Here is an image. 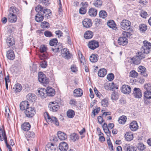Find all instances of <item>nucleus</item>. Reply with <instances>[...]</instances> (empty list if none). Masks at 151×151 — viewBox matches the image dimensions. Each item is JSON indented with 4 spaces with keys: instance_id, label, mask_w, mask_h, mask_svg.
Segmentation results:
<instances>
[{
    "instance_id": "61",
    "label": "nucleus",
    "mask_w": 151,
    "mask_h": 151,
    "mask_svg": "<svg viewBox=\"0 0 151 151\" xmlns=\"http://www.w3.org/2000/svg\"><path fill=\"white\" fill-rule=\"evenodd\" d=\"M107 144L109 146V148H111V150H113V146L111 143V142L110 140V138H109L108 139H107Z\"/></svg>"
},
{
    "instance_id": "27",
    "label": "nucleus",
    "mask_w": 151,
    "mask_h": 151,
    "mask_svg": "<svg viewBox=\"0 0 151 151\" xmlns=\"http://www.w3.org/2000/svg\"><path fill=\"white\" fill-rule=\"evenodd\" d=\"M146 70L145 67L142 65H140L138 68V71L145 77L147 76V74L146 73Z\"/></svg>"
},
{
    "instance_id": "60",
    "label": "nucleus",
    "mask_w": 151,
    "mask_h": 151,
    "mask_svg": "<svg viewBox=\"0 0 151 151\" xmlns=\"http://www.w3.org/2000/svg\"><path fill=\"white\" fill-rule=\"evenodd\" d=\"M40 50L41 52H44L46 51L47 47L44 45H41L40 47Z\"/></svg>"
},
{
    "instance_id": "30",
    "label": "nucleus",
    "mask_w": 151,
    "mask_h": 151,
    "mask_svg": "<svg viewBox=\"0 0 151 151\" xmlns=\"http://www.w3.org/2000/svg\"><path fill=\"white\" fill-rule=\"evenodd\" d=\"M74 96L76 97L81 96L83 94V91L81 88L75 89L73 91Z\"/></svg>"
},
{
    "instance_id": "11",
    "label": "nucleus",
    "mask_w": 151,
    "mask_h": 151,
    "mask_svg": "<svg viewBox=\"0 0 151 151\" xmlns=\"http://www.w3.org/2000/svg\"><path fill=\"white\" fill-rule=\"evenodd\" d=\"M41 6L40 8H42L41 10V12H42V15H44V17L47 18V19L49 18L51 15V12L50 10L47 9H43V7L41 5Z\"/></svg>"
},
{
    "instance_id": "2",
    "label": "nucleus",
    "mask_w": 151,
    "mask_h": 151,
    "mask_svg": "<svg viewBox=\"0 0 151 151\" xmlns=\"http://www.w3.org/2000/svg\"><path fill=\"white\" fill-rule=\"evenodd\" d=\"M44 117L48 124L54 123L57 126L59 125V123L57 118L55 117H50L48 113L45 112L44 113Z\"/></svg>"
},
{
    "instance_id": "4",
    "label": "nucleus",
    "mask_w": 151,
    "mask_h": 151,
    "mask_svg": "<svg viewBox=\"0 0 151 151\" xmlns=\"http://www.w3.org/2000/svg\"><path fill=\"white\" fill-rule=\"evenodd\" d=\"M41 7L40 5H38L35 9L36 11L37 12V15L35 16V20L37 22H41L44 18V15L41 12V10H42V8H40Z\"/></svg>"
},
{
    "instance_id": "38",
    "label": "nucleus",
    "mask_w": 151,
    "mask_h": 151,
    "mask_svg": "<svg viewBox=\"0 0 151 151\" xmlns=\"http://www.w3.org/2000/svg\"><path fill=\"white\" fill-rule=\"evenodd\" d=\"M13 89H14V91L15 92H20L22 89V86L20 84L17 83L13 88Z\"/></svg>"
},
{
    "instance_id": "6",
    "label": "nucleus",
    "mask_w": 151,
    "mask_h": 151,
    "mask_svg": "<svg viewBox=\"0 0 151 151\" xmlns=\"http://www.w3.org/2000/svg\"><path fill=\"white\" fill-rule=\"evenodd\" d=\"M48 108L50 111L56 112L59 109L60 106L58 103L55 101L51 102L49 104Z\"/></svg>"
},
{
    "instance_id": "54",
    "label": "nucleus",
    "mask_w": 151,
    "mask_h": 151,
    "mask_svg": "<svg viewBox=\"0 0 151 151\" xmlns=\"http://www.w3.org/2000/svg\"><path fill=\"white\" fill-rule=\"evenodd\" d=\"M49 23L48 22L46 21H44L41 23V26L42 28H45L48 27L49 26Z\"/></svg>"
},
{
    "instance_id": "64",
    "label": "nucleus",
    "mask_w": 151,
    "mask_h": 151,
    "mask_svg": "<svg viewBox=\"0 0 151 151\" xmlns=\"http://www.w3.org/2000/svg\"><path fill=\"white\" fill-rule=\"evenodd\" d=\"M122 35H123L124 37H130L131 35V34L129 32L124 31L123 32Z\"/></svg>"
},
{
    "instance_id": "57",
    "label": "nucleus",
    "mask_w": 151,
    "mask_h": 151,
    "mask_svg": "<svg viewBox=\"0 0 151 151\" xmlns=\"http://www.w3.org/2000/svg\"><path fill=\"white\" fill-rule=\"evenodd\" d=\"M137 147L138 149L140 150H143L145 148V146L142 143L139 144Z\"/></svg>"
},
{
    "instance_id": "39",
    "label": "nucleus",
    "mask_w": 151,
    "mask_h": 151,
    "mask_svg": "<svg viewBox=\"0 0 151 151\" xmlns=\"http://www.w3.org/2000/svg\"><path fill=\"white\" fill-rule=\"evenodd\" d=\"M135 148L133 146L126 145L124 146V150L126 151H135Z\"/></svg>"
},
{
    "instance_id": "19",
    "label": "nucleus",
    "mask_w": 151,
    "mask_h": 151,
    "mask_svg": "<svg viewBox=\"0 0 151 151\" xmlns=\"http://www.w3.org/2000/svg\"><path fill=\"white\" fill-rule=\"evenodd\" d=\"M59 149L61 151H66L68 149V146L66 142H62L59 145Z\"/></svg>"
},
{
    "instance_id": "9",
    "label": "nucleus",
    "mask_w": 151,
    "mask_h": 151,
    "mask_svg": "<svg viewBox=\"0 0 151 151\" xmlns=\"http://www.w3.org/2000/svg\"><path fill=\"white\" fill-rule=\"evenodd\" d=\"M88 46L90 49L94 50L99 46V42L95 40H91L88 42Z\"/></svg>"
},
{
    "instance_id": "36",
    "label": "nucleus",
    "mask_w": 151,
    "mask_h": 151,
    "mask_svg": "<svg viewBox=\"0 0 151 151\" xmlns=\"http://www.w3.org/2000/svg\"><path fill=\"white\" fill-rule=\"evenodd\" d=\"M108 26L110 28L115 29L116 27V24L113 20H109L107 23Z\"/></svg>"
},
{
    "instance_id": "47",
    "label": "nucleus",
    "mask_w": 151,
    "mask_h": 151,
    "mask_svg": "<svg viewBox=\"0 0 151 151\" xmlns=\"http://www.w3.org/2000/svg\"><path fill=\"white\" fill-rule=\"evenodd\" d=\"M139 30L142 32H145L147 29V26L145 24H140L139 27Z\"/></svg>"
},
{
    "instance_id": "24",
    "label": "nucleus",
    "mask_w": 151,
    "mask_h": 151,
    "mask_svg": "<svg viewBox=\"0 0 151 151\" xmlns=\"http://www.w3.org/2000/svg\"><path fill=\"white\" fill-rule=\"evenodd\" d=\"M62 56L66 59H69L71 58L70 54L68 50L66 48H64L63 49L62 51Z\"/></svg>"
},
{
    "instance_id": "3",
    "label": "nucleus",
    "mask_w": 151,
    "mask_h": 151,
    "mask_svg": "<svg viewBox=\"0 0 151 151\" xmlns=\"http://www.w3.org/2000/svg\"><path fill=\"white\" fill-rule=\"evenodd\" d=\"M145 58L138 52L136 54V55L130 59V62L135 65H139L141 63L142 60Z\"/></svg>"
},
{
    "instance_id": "41",
    "label": "nucleus",
    "mask_w": 151,
    "mask_h": 151,
    "mask_svg": "<svg viewBox=\"0 0 151 151\" xmlns=\"http://www.w3.org/2000/svg\"><path fill=\"white\" fill-rule=\"evenodd\" d=\"M127 118L125 116H121L119 119L118 121L119 124H124L126 121Z\"/></svg>"
},
{
    "instance_id": "7",
    "label": "nucleus",
    "mask_w": 151,
    "mask_h": 151,
    "mask_svg": "<svg viewBox=\"0 0 151 151\" xmlns=\"http://www.w3.org/2000/svg\"><path fill=\"white\" fill-rule=\"evenodd\" d=\"M121 26L124 30H128L131 27V22L127 19H124L121 23Z\"/></svg>"
},
{
    "instance_id": "49",
    "label": "nucleus",
    "mask_w": 151,
    "mask_h": 151,
    "mask_svg": "<svg viewBox=\"0 0 151 151\" xmlns=\"http://www.w3.org/2000/svg\"><path fill=\"white\" fill-rule=\"evenodd\" d=\"M35 136V133L33 132H29L27 134V140L29 141V139L34 138Z\"/></svg>"
},
{
    "instance_id": "55",
    "label": "nucleus",
    "mask_w": 151,
    "mask_h": 151,
    "mask_svg": "<svg viewBox=\"0 0 151 151\" xmlns=\"http://www.w3.org/2000/svg\"><path fill=\"white\" fill-rule=\"evenodd\" d=\"M114 75L111 73L108 74L107 76V78L109 81H111L113 80L114 79Z\"/></svg>"
},
{
    "instance_id": "20",
    "label": "nucleus",
    "mask_w": 151,
    "mask_h": 151,
    "mask_svg": "<svg viewBox=\"0 0 151 151\" xmlns=\"http://www.w3.org/2000/svg\"><path fill=\"white\" fill-rule=\"evenodd\" d=\"M37 93L42 99H44L47 96L46 91L45 88H40L38 91Z\"/></svg>"
},
{
    "instance_id": "50",
    "label": "nucleus",
    "mask_w": 151,
    "mask_h": 151,
    "mask_svg": "<svg viewBox=\"0 0 151 151\" xmlns=\"http://www.w3.org/2000/svg\"><path fill=\"white\" fill-rule=\"evenodd\" d=\"M86 12V8L85 7H81L79 10V13L82 14H85Z\"/></svg>"
},
{
    "instance_id": "29",
    "label": "nucleus",
    "mask_w": 151,
    "mask_h": 151,
    "mask_svg": "<svg viewBox=\"0 0 151 151\" xmlns=\"http://www.w3.org/2000/svg\"><path fill=\"white\" fill-rule=\"evenodd\" d=\"M9 12L10 14H12L17 15L18 14L19 10L16 7L12 6L10 7Z\"/></svg>"
},
{
    "instance_id": "15",
    "label": "nucleus",
    "mask_w": 151,
    "mask_h": 151,
    "mask_svg": "<svg viewBox=\"0 0 151 151\" xmlns=\"http://www.w3.org/2000/svg\"><path fill=\"white\" fill-rule=\"evenodd\" d=\"M97 10L93 7L90 8L88 12V15L91 17H95L97 14Z\"/></svg>"
},
{
    "instance_id": "58",
    "label": "nucleus",
    "mask_w": 151,
    "mask_h": 151,
    "mask_svg": "<svg viewBox=\"0 0 151 151\" xmlns=\"http://www.w3.org/2000/svg\"><path fill=\"white\" fill-rule=\"evenodd\" d=\"M69 104L73 106H77V102L75 99H72L70 100Z\"/></svg>"
},
{
    "instance_id": "12",
    "label": "nucleus",
    "mask_w": 151,
    "mask_h": 151,
    "mask_svg": "<svg viewBox=\"0 0 151 151\" xmlns=\"http://www.w3.org/2000/svg\"><path fill=\"white\" fill-rule=\"evenodd\" d=\"M133 94L136 98H140L142 96V94L141 90L138 88H134L133 91Z\"/></svg>"
},
{
    "instance_id": "40",
    "label": "nucleus",
    "mask_w": 151,
    "mask_h": 151,
    "mask_svg": "<svg viewBox=\"0 0 151 151\" xmlns=\"http://www.w3.org/2000/svg\"><path fill=\"white\" fill-rule=\"evenodd\" d=\"M99 15V17L104 19L107 17V13L105 11L101 10L100 11Z\"/></svg>"
},
{
    "instance_id": "34",
    "label": "nucleus",
    "mask_w": 151,
    "mask_h": 151,
    "mask_svg": "<svg viewBox=\"0 0 151 151\" xmlns=\"http://www.w3.org/2000/svg\"><path fill=\"white\" fill-rule=\"evenodd\" d=\"M107 71L106 69L102 68L100 69L98 72V75L101 77H104L106 74Z\"/></svg>"
},
{
    "instance_id": "17",
    "label": "nucleus",
    "mask_w": 151,
    "mask_h": 151,
    "mask_svg": "<svg viewBox=\"0 0 151 151\" xmlns=\"http://www.w3.org/2000/svg\"><path fill=\"white\" fill-rule=\"evenodd\" d=\"M118 42L120 45L124 46L128 43L127 39L126 37L124 36L120 37L118 40Z\"/></svg>"
},
{
    "instance_id": "8",
    "label": "nucleus",
    "mask_w": 151,
    "mask_h": 151,
    "mask_svg": "<svg viewBox=\"0 0 151 151\" xmlns=\"http://www.w3.org/2000/svg\"><path fill=\"white\" fill-rule=\"evenodd\" d=\"M26 116L28 118L32 117L35 114V110L33 107L30 106L24 111Z\"/></svg>"
},
{
    "instance_id": "22",
    "label": "nucleus",
    "mask_w": 151,
    "mask_h": 151,
    "mask_svg": "<svg viewBox=\"0 0 151 151\" xmlns=\"http://www.w3.org/2000/svg\"><path fill=\"white\" fill-rule=\"evenodd\" d=\"M46 90V91L47 96H52L55 94V90L51 87H47Z\"/></svg>"
},
{
    "instance_id": "23",
    "label": "nucleus",
    "mask_w": 151,
    "mask_h": 151,
    "mask_svg": "<svg viewBox=\"0 0 151 151\" xmlns=\"http://www.w3.org/2000/svg\"><path fill=\"white\" fill-rule=\"evenodd\" d=\"M129 128L132 131H135L138 128V126L137 122L136 121H133L130 123L129 125Z\"/></svg>"
},
{
    "instance_id": "37",
    "label": "nucleus",
    "mask_w": 151,
    "mask_h": 151,
    "mask_svg": "<svg viewBox=\"0 0 151 151\" xmlns=\"http://www.w3.org/2000/svg\"><path fill=\"white\" fill-rule=\"evenodd\" d=\"M98 55L97 54H93L90 58V60L93 63L96 62L98 60Z\"/></svg>"
},
{
    "instance_id": "5",
    "label": "nucleus",
    "mask_w": 151,
    "mask_h": 151,
    "mask_svg": "<svg viewBox=\"0 0 151 151\" xmlns=\"http://www.w3.org/2000/svg\"><path fill=\"white\" fill-rule=\"evenodd\" d=\"M38 80L39 81L42 83L44 86L48 84L49 81V79L46 77V75L42 72L39 73Z\"/></svg>"
},
{
    "instance_id": "45",
    "label": "nucleus",
    "mask_w": 151,
    "mask_h": 151,
    "mask_svg": "<svg viewBox=\"0 0 151 151\" xmlns=\"http://www.w3.org/2000/svg\"><path fill=\"white\" fill-rule=\"evenodd\" d=\"M70 138L71 140L75 142L78 139V137L77 134L74 133L70 135Z\"/></svg>"
},
{
    "instance_id": "44",
    "label": "nucleus",
    "mask_w": 151,
    "mask_h": 151,
    "mask_svg": "<svg viewBox=\"0 0 151 151\" xmlns=\"http://www.w3.org/2000/svg\"><path fill=\"white\" fill-rule=\"evenodd\" d=\"M58 41L56 38L50 40L49 42V44L51 46H55L57 45Z\"/></svg>"
},
{
    "instance_id": "28",
    "label": "nucleus",
    "mask_w": 151,
    "mask_h": 151,
    "mask_svg": "<svg viewBox=\"0 0 151 151\" xmlns=\"http://www.w3.org/2000/svg\"><path fill=\"white\" fill-rule=\"evenodd\" d=\"M57 134L58 138L60 140H65L67 138L66 134L63 132L59 131L58 132Z\"/></svg>"
},
{
    "instance_id": "42",
    "label": "nucleus",
    "mask_w": 151,
    "mask_h": 151,
    "mask_svg": "<svg viewBox=\"0 0 151 151\" xmlns=\"http://www.w3.org/2000/svg\"><path fill=\"white\" fill-rule=\"evenodd\" d=\"M67 114L68 118H72L75 115V112L72 110H69L67 111Z\"/></svg>"
},
{
    "instance_id": "51",
    "label": "nucleus",
    "mask_w": 151,
    "mask_h": 151,
    "mask_svg": "<svg viewBox=\"0 0 151 151\" xmlns=\"http://www.w3.org/2000/svg\"><path fill=\"white\" fill-rule=\"evenodd\" d=\"M95 25L98 27L102 24V20L101 19L96 18L94 21Z\"/></svg>"
},
{
    "instance_id": "53",
    "label": "nucleus",
    "mask_w": 151,
    "mask_h": 151,
    "mask_svg": "<svg viewBox=\"0 0 151 151\" xmlns=\"http://www.w3.org/2000/svg\"><path fill=\"white\" fill-rule=\"evenodd\" d=\"M144 87L146 91H150L151 90V84L150 83L146 84L144 85Z\"/></svg>"
},
{
    "instance_id": "63",
    "label": "nucleus",
    "mask_w": 151,
    "mask_h": 151,
    "mask_svg": "<svg viewBox=\"0 0 151 151\" xmlns=\"http://www.w3.org/2000/svg\"><path fill=\"white\" fill-rule=\"evenodd\" d=\"M44 34L45 35L46 37H50L52 36V33L48 31H45Z\"/></svg>"
},
{
    "instance_id": "21",
    "label": "nucleus",
    "mask_w": 151,
    "mask_h": 151,
    "mask_svg": "<svg viewBox=\"0 0 151 151\" xmlns=\"http://www.w3.org/2000/svg\"><path fill=\"white\" fill-rule=\"evenodd\" d=\"M8 21L11 23L15 22L17 19V15L9 13L8 15Z\"/></svg>"
},
{
    "instance_id": "35",
    "label": "nucleus",
    "mask_w": 151,
    "mask_h": 151,
    "mask_svg": "<svg viewBox=\"0 0 151 151\" xmlns=\"http://www.w3.org/2000/svg\"><path fill=\"white\" fill-rule=\"evenodd\" d=\"M93 35V33L90 31H86L84 34V37L85 38L87 39H91Z\"/></svg>"
},
{
    "instance_id": "43",
    "label": "nucleus",
    "mask_w": 151,
    "mask_h": 151,
    "mask_svg": "<svg viewBox=\"0 0 151 151\" xmlns=\"http://www.w3.org/2000/svg\"><path fill=\"white\" fill-rule=\"evenodd\" d=\"M138 76V73L134 70H131L129 73V77L136 78Z\"/></svg>"
},
{
    "instance_id": "26",
    "label": "nucleus",
    "mask_w": 151,
    "mask_h": 151,
    "mask_svg": "<svg viewBox=\"0 0 151 151\" xmlns=\"http://www.w3.org/2000/svg\"><path fill=\"white\" fill-rule=\"evenodd\" d=\"M6 57L8 59L10 60H13L14 58L15 55L12 50H9L7 52Z\"/></svg>"
},
{
    "instance_id": "1",
    "label": "nucleus",
    "mask_w": 151,
    "mask_h": 151,
    "mask_svg": "<svg viewBox=\"0 0 151 151\" xmlns=\"http://www.w3.org/2000/svg\"><path fill=\"white\" fill-rule=\"evenodd\" d=\"M143 45L140 49V51L138 52L145 58L146 55L150 53L151 51V43L147 40L143 42Z\"/></svg>"
},
{
    "instance_id": "33",
    "label": "nucleus",
    "mask_w": 151,
    "mask_h": 151,
    "mask_svg": "<svg viewBox=\"0 0 151 151\" xmlns=\"http://www.w3.org/2000/svg\"><path fill=\"white\" fill-rule=\"evenodd\" d=\"M125 138L127 141H130L133 139V134L131 132H127L125 135Z\"/></svg>"
},
{
    "instance_id": "52",
    "label": "nucleus",
    "mask_w": 151,
    "mask_h": 151,
    "mask_svg": "<svg viewBox=\"0 0 151 151\" xmlns=\"http://www.w3.org/2000/svg\"><path fill=\"white\" fill-rule=\"evenodd\" d=\"M101 104L104 107H106L108 106V100L106 99H104L102 100L101 102Z\"/></svg>"
},
{
    "instance_id": "16",
    "label": "nucleus",
    "mask_w": 151,
    "mask_h": 151,
    "mask_svg": "<svg viewBox=\"0 0 151 151\" xmlns=\"http://www.w3.org/2000/svg\"><path fill=\"white\" fill-rule=\"evenodd\" d=\"M30 105L29 102L26 101H25L21 102L19 105L20 108L21 110H26L27 109L29 108Z\"/></svg>"
},
{
    "instance_id": "31",
    "label": "nucleus",
    "mask_w": 151,
    "mask_h": 151,
    "mask_svg": "<svg viewBox=\"0 0 151 151\" xmlns=\"http://www.w3.org/2000/svg\"><path fill=\"white\" fill-rule=\"evenodd\" d=\"M102 0H93V4L96 7L100 8L102 5Z\"/></svg>"
},
{
    "instance_id": "48",
    "label": "nucleus",
    "mask_w": 151,
    "mask_h": 151,
    "mask_svg": "<svg viewBox=\"0 0 151 151\" xmlns=\"http://www.w3.org/2000/svg\"><path fill=\"white\" fill-rule=\"evenodd\" d=\"M119 96L117 93L113 92L111 95V99L113 100H116L118 99Z\"/></svg>"
},
{
    "instance_id": "46",
    "label": "nucleus",
    "mask_w": 151,
    "mask_h": 151,
    "mask_svg": "<svg viewBox=\"0 0 151 151\" xmlns=\"http://www.w3.org/2000/svg\"><path fill=\"white\" fill-rule=\"evenodd\" d=\"M144 96L145 98L148 99H151V91H146L144 93Z\"/></svg>"
},
{
    "instance_id": "10",
    "label": "nucleus",
    "mask_w": 151,
    "mask_h": 151,
    "mask_svg": "<svg viewBox=\"0 0 151 151\" xmlns=\"http://www.w3.org/2000/svg\"><path fill=\"white\" fill-rule=\"evenodd\" d=\"M6 43L7 45L9 47H11L13 50L14 49L15 47L14 45L15 42L14 38L12 37H9L7 38Z\"/></svg>"
},
{
    "instance_id": "62",
    "label": "nucleus",
    "mask_w": 151,
    "mask_h": 151,
    "mask_svg": "<svg viewBox=\"0 0 151 151\" xmlns=\"http://www.w3.org/2000/svg\"><path fill=\"white\" fill-rule=\"evenodd\" d=\"M40 65L42 68H45L47 65V62L45 60L42 61L40 63Z\"/></svg>"
},
{
    "instance_id": "13",
    "label": "nucleus",
    "mask_w": 151,
    "mask_h": 151,
    "mask_svg": "<svg viewBox=\"0 0 151 151\" xmlns=\"http://www.w3.org/2000/svg\"><path fill=\"white\" fill-rule=\"evenodd\" d=\"M4 140L6 144H7V143H8L7 140L5 132L0 127V140L2 141Z\"/></svg>"
},
{
    "instance_id": "59",
    "label": "nucleus",
    "mask_w": 151,
    "mask_h": 151,
    "mask_svg": "<svg viewBox=\"0 0 151 151\" xmlns=\"http://www.w3.org/2000/svg\"><path fill=\"white\" fill-rule=\"evenodd\" d=\"M10 111L8 107H6L5 108V115L6 117L9 118V113Z\"/></svg>"
},
{
    "instance_id": "14",
    "label": "nucleus",
    "mask_w": 151,
    "mask_h": 151,
    "mask_svg": "<svg viewBox=\"0 0 151 151\" xmlns=\"http://www.w3.org/2000/svg\"><path fill=\"white\" fill-rule=\"evenodd\" d=\"M82 23L83 27L86 28L90 27L92 24L91 20L88 18L85 19L82 22Z\"/></svg>"
},
{
    "instance_id": "32",
    "label": "nucleus",
    "mask_w": 151,
    "mask_h": 151,
    "mask_svg": "<svg viewBox=\"0 0 151 151\" xmlns=\"http://www.w3.org/2000/svg\"><path fill=\"white\" fill-rule=\"evenodd\" d=\"M22 128L24 131H28L30 129V125L28 122H26L22 125Z\"/></svg>"
},
{
    "instance_id": "25",
    "label": "nucleus",
    "mask_w": 151,
    "mask_h": 151,
    "mask_svg": "<svg viewBox=\"0 0 151 151\" xmlns=\"http://www.w3.org/2000/svg\"><path fill=\"white\" fill-rule=\"evenodd\" d=\"M46 151H57V147L52 144L47 145L46 147Z\"/></svg>"
},
{
    "instance_id": "18",
    "label": "nucleus",
    "mask_w": 151,
    "mask_h": 151,
    "mask_svg": "<svg viewBox=\"0 0 151 151\" xmlns=\"http://www.w3.org/2000/svg\"><path fill=\"white\" fill-rule=\"evenodd\" d=\"M131 88L129 86L124 85L122 86V91L124 93L129 94L131 92Z\"/></svg>"
},
{
    "instance_id": "56",
    "label": "nucleus",
    "mask_w": 151,
    "mask_h": 151,
    "mask_svg": "<svg viewBox=\"0 0 151 151\" xmlns=\"http://www.w3.org/2000/svg\"><path fill=\"white\" fill-rule=\"evenodd\" d=\"M35 96H33V94L31 93H29L27 96V99L29 101H33L34 100V99H35Z\"/></svg>"
}]
</instances>
